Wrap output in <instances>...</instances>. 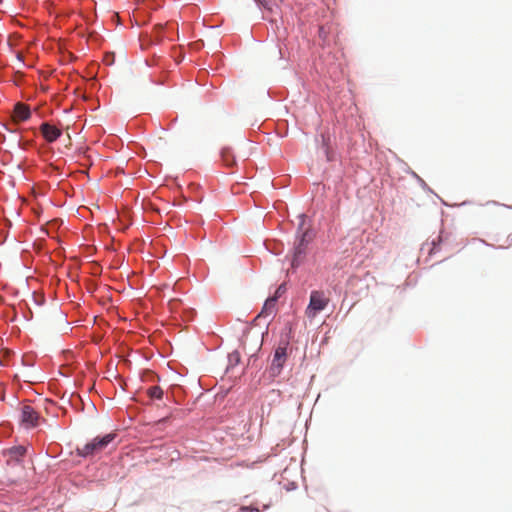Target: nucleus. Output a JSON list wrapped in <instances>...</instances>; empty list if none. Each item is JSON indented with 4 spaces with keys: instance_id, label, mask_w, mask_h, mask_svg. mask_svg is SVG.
<instances>
[{
    "instance_id": "1",
    "label": "nucleus",
    "mask_w": 512,
    "mask_h": 512,
    "mask_svg": "<svg viewBox=\"0 0 512 512\" xmlns=\"http://www.w3.org/2000/svg\"><path fill=\"white\" fill-rule=\"evenodd\" d=\"M116 437V434L109 433L103 437H96L91 442L84 444L82 447H77L76 452L81 457L93 456L104 450Z\"/></svg>"
},
{
    "instance_id": "2",
    "label": "nucleus",
    "mask_w": 512,
    "mask_h": 512,
    "mask_svg": "<svg viewBox=\"0 0 512 512\" xmlns=\"http://www.w3.org/2000/svg\"><path fill=\"white\" fill-rule=\"evenodd\" d=\"M330 299L324 291L313 290L310 294L309 304L305 309V316L308 319H314L321 311L325 310Z\"/></svg>"
},
{
    "instance_id": "3",
    "label": "nucleus",
    "mask_w": 512,
    "mask_h": 512,
    "mask_svg": "<svg viewBox=\"0 0 512 512\" xmlns=\"http://www.w3.org/2000/svg\"><path fill=\"white\" fill-rule=\"evenodd\" d=\"M290 352L289 341L282 339L275 349L271 363V371L274 375H278L281 372Z\"/></svg>"
},
{
    "instance_id": "4",
    "label": "nucleus",
    "mask_w": 512,
    "mask_h": 512,
    "mask_svg": "<svg viewBox=\"0 0 512 512\" xmlns=\"http://www.w3.org/2000/svg\"><path fill=\"white\" fill-rule=\"evenodd\" d=\"M26 454L24 446H14L1 451L2 457L5 459L7 466L22 468V460Z\"/></svg>"
},
{
    "instance_id": "5",
    "label": "nucleus",
    "mask_w": 512,
    "mask_h": 512,
    "mask_svg": "<svg viewBox=\"0 0 512 512\" xmlns=\"http://www.w3.org/2000/svg\"><path fill=\"white\" fill-rule=\"evenodd\" d=\"M39 420L38 413L30 405H24L21 409V423L27 428L37 426Z\"/></svg>"
},
{
    "instance_id": "6",
    "label": "nucleus",
    "mask_w": 512,
    "mask_h": 512,
    "mask_svg": "<svg viewBox=\"0 0 512 512\" xmlns=\"http://www.w3.org/2000/svg\"><path fill=\"white\" fill-rule=\"evenodd\" d=\"M306 236L307 233H304L294 248V255L292 260L293 266L299 265V263L302 261L303 256L306 253L307 245L309 243V239H306Z\"/></svg>"
},
{
    "instance_id": "7",
    "label": "nucleus",
    "mask_w": 512,
    "mask_h": 512,
    "mask_svg": "<svg viewBox=\"0 0 512 512\" xmlns=\"http://www.w3.org/2000/svg\"><path fill=\"white\" fill-rule=\"evenodd\" d=\"M40 131L45 140L49 143L56 141L62 134L60 129L47 122L41 124Z\"/></svg>"
},
{
    "instance_id": "8",
    "label": "nucleus",
    "mask_w": 512,
    "mask_h": 512,
    "mask_svg": "<svg viewBox=\"0 0 512 512\" xmlns=\"http://www.w3.org/2000/svg\"><path fill=\"white\" fill-rule=\"evenodd\" d=\"M30 116H31V112H30L29 107L26 104L17 103L15 105L13 115H12L13 121L15 123H20V122L26 121L30 118Z\"/></svg>"
},
{
    "instance_id": "9",
    "label": "nucleus",
    "mask_w": 512,
    "mask_h": 512,
    "mask_svg": "<svg viewBox=\"0 0 512 512\" xmlns=\"http://www.w3.org/2000/svg\"><path fill=\"white\" fill-rule=\"evenodd\" d=\"M276 302H277V296L268 298L265 301L262 311L258 316L259 317H261V316L267 317V316L272 315L275 311Z\"/></svg>"
},
{
    "instance_id": "10",
    "label": "nucleus",
    "mask_w": 512,
    "mask_h": 512,
    "mask_svg": "<svg viewBox=\"0 0 512 512\" xmlns=\"http://www.w3.org/2000/svg\"><path fill=\"white\" fill-rule=\"evenodd\" d=\"M221 159L224 165L231 167L235 163L234 155L230 148H223L221 150Z\"/></svg>"
},
{
    "instance_id": "11",
    "label": "nucleus",
    "mask_w": 512,
    "mask_h": 512,
    "mask_svg": "<svg viewBox=\"0 0 512 512\" xmlns=\"http://www.w3.org/2000/svg\"><path fill=\"white\" fill-rule=\"evenodd\" d=\"M147 395L152 399H161L163 397V390L160 386H152L147 389Z\"/></svg>"
},
{
    "instance_id": "12",
    "label": "nucleus",
    "mask_w": 512,
    "mask_h": 512,
    "mask_svg": "<svg viewBox=\"0 0 512 512\" xmlns=\"http://www.w3.org/2000/svg\"><path fill=\"white\" fill-rule=\"evenodd\" d=\"M284 292H285V286L284 285H280L277 288L274 296H277V299H278Z\"/></svg>"
},
{
    "instance_id": "13",
    "label": "nucleus",
    "mask_w": 512,
    "mask_h": 512,
    "mask_svg": "<svg viewBox=\"0 0 512 512\" xmlns=\"http://www.w3.org/2000/svg\"><path fill=\"white\" fill-rule=\"evenodd\" d=\"M240 512H259L258 509H252V508H249V507H242L240 509Z\"/></svg>"
},
{
    "instance_id": "14",
    "label": "nucleus",
    "mask_w": 512,
    "mask_h": 512,
    "mask_svg": "<svg viewBox=\"0 0 512 512\" xmlns=\"http://www.w3.org/2000/svg\"><path fill=\"white\" fill-rule=\"evenodd\" d=\"M7 481H8L9 483H13V482H15V479H14V478H12V477H7Z\"/></svg>"
},
{
    "instance_id": "15",
    "label": "nucleus",
    "mask_w": 512,
    "mask_h": 512,
    "mask_svg": "<svg viewBox=\"0 0 512 512\" xmlns=\"http://www.w3.org/2000/svg\"><path fill=\"white\" fill-rule=\"evenodd\" d=\"M255 2L262 4L263 0H254Z\"/></svg>"
}]
</instances>
